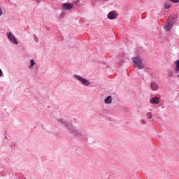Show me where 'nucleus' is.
<instances>
[{
    "mask_svg": "<svg viewBox=\"0 0 179 179\" xmlns=\"http://www.w3.org/2000/svg\"><path fill=\"white\" fill-rule=\"evenodd\" d=\"M131 61L135 68H138V69H143L145 64H143V62L142 61V59L139 56L134 57L131 59Z\"/></svg>",
    "mask_w": 179,
    "mask_h": 179,
    "instance_id": "nucleus-1",
    "label": "nucleus"
},
{
    "mask_svg": "<svg viewBox=\"0 0 179 179\" xmlns=\"http://www.w3.org/2000/svg\"><path fill=\"white\" fill-rule=\"evenodd\" d=\"M73 78H75V79H76V80H79V82H81V83L83 85H84V86H89L90 85V81H89L86 78H83V77H81L80 76L78 75H74Z\"/></svg>",
    "mask_w": 179,
    "mask_h": 179,
    "instance_id": "nucleus-2",
    "label": "nucleus"
},
{
    "mask_svg": "<svg viewBox=\"0 0 179 179\" xmlns=\"http://www.w3.org/2000/svg\"><path fill=\"white\" fill-rule=\"evenodd\" d=\"M8 40L11 41V43H13V44H15L16 45H17L18 43H17V40L16 39V38H15L13 36V35L12 34V33H9L8 34Z\"/></svg>",
    "mask_w": 179,
    "mask_h": 179,
    "instance_id": "nucleus-3",
    "label": "nucleus"
},
{
    "mask_svg": "<svg viewBox=\"0 0 179 179\" xmlns=\"http://www.w3.org/2000/svg\"><path fill=\"white\" fill-rule=\"evenodd\" d=\"M62 8L64 10H71L73 8V3H63Z\"/></svg>",
    "mask_w": 179,
    "mask_h": 179,
    "instance_id": "nucleus-4",
    "label": "nucleus"
},
{
    "mask_svg": "<svg viewBox=\"0 0 179 179\" xmlns=\"http://www.w3.org/2000/svg\"><path fill=\"white\" fill-rule=\"evenodd\" d=\"M150 87L154 92L159 90V85L156 82H151Z\"/></svg>",
    "mask_w": 179,
    "mask_h": 179,
    "instance_id": "nucleus-5",
    "label": "nucleus"
},
{
    "mask_svg": "<svg viewBox=\"0 0 179 179\" xmlns=\"http://www.w3.org/2000/svg\"><path fill=\"white\" fill-rule=\"evenodd\" d=\"M173 24H174V22H173V21L168 22L166 25L165 26L166 31H169V30H171V28L173 27Z\"/></svg>",
    "mask_w": 179,
    "mask_h": 179,
    "instance_id": "nucleus-6",
    "label": "nucleus"
},
{
    "mask_svg": "<svg viewBox=\"0 0 179 179\" xmlns=\"http://www.w3.org/2000/svg\"><path fill=\"white\" fill-rule=\"evenodd\" d=\"M108 17L110 20H113L115 19V17H117V14L114 11L110 12L108 15Z\"/></svg>",
    "mask_w": 179,
    "mask_h": 179,
    "instance_id": "nucleus-7",
    "label": "nucleus"
},
{
    "mask_svg": "<svg viewBox=\"0 0 179 179\" xmlns=\"http://www.w3.org/2000/svg\"><path fill=\"white\" fill-rule=\"evenodd\" d=\"M159 101H160V100L157 97H152L150 99L151 104H159Z\"/></svg>",
    "mask_w": 179,
    "mask_h": 179,
    "instance_id": "nucleus-8",
    "label": "nucleus"
},
{
    "mask_svg": "<svg viewBox=\"0 0 179 179\" xmlns=\"http://www.w3.org/2000/svg\"><path fill=\"white\" fill-rule=\"evenodd\" d=\"M104 102L106 104H111V103H113V97L111 96H107Z\"/></svg>",
    "mask_w": 179,
    "mask_h": 179,
    "instance_id": "nucleus-9",
    "label": "nucleus"
},
{
    "mask_svg": "<svg viewBox=\"0 0 179 179\" xmlns=\"http://www.w3.org/2000/svg\"><path fill=\"white\" fill-rule=\"evenodd\" d=\"M176 67H175V72L178 73L179 72V60L175 62Z\"/></svg>",
    "mask_w": 179,
    "mask_h": 179,
    "instance_id": "nucleus-10",
    "label": "nucleus"
},
{
    "mask_svg": "<svg viewBox=\"0 0 179 179\" xmlns=\"http://www.w3.org/2000/svg\"><path fill=\"white\" fill-rule=\"evenodd\" d=\"M164 8H165V9H170V8H171V3L166 1L164 4Z\"/></svg>",
    "mask_w": 179,
    "mask_h": 179,
    "instance_id": "nucleus-11",
    "label": "nucleus"
},
{
    "mask_svg": "<svg viewBox=\"0 0 179 179\" xmlns=\"http://www.w3.org/2000/svg\"><path fill=\"white\" fill-rule=\"evenodd\" d=\"M30 64H31V66H29V69H31L33 68L34 65H36V63L34 62V59H31Z\"/></svg>",
    "mask_w": 179,
    "mask_h": 179,
    "instance_id": "nucleus-12",
    "label": "nucleus"
},
{
    "mask_svg": "<svg viewBox=\"0 0 179 179\" xmlns=\"http://www.w3.org/2000/svg\"><path fill=\"white\" fill-rule=\"evenodd\" d=\"M168 76H169L170 78H171V76H173V71H171V70L168 71Z\"/></svg>",
    "mask_w": 179,
    "mask_h": 179,
    "instance_id": "nucleus-13",
    "label": "nucleus"
},
{
    "mask_svg": "<svg viewBox=\"0 0 179 179\" xmlns=\"http://www.w3.org/2000/svg\"><path fill=\"white\" fill-rule=\"evenodd\" d=\"M147 116H148V118H149V120H152V113L148 112V113H147Z\"/></svg>",
    "mask_w": 179,
    "mask_h": 179,
    "instance_id": "nucleus-14",
    "label": "nucleus"
},
{
    "mask_svg": "<svg viewBox=\"0 0 179 179\" xmlns=\"http://www.w3.org/2000/svg\"><path fill=\"white\" fill-rule=\"evenodd\" d=\"M171 2H173V3H178L179 0H171Z\"/></svg>",
    "mask_w": 179,
    "mask_h": 179,
    "instance_id": "nucleus-15",
    "label": "nucleus"
},
{
    "mask_svg": "<svg viewBox=\"0 0 179 179\" xmlns=\"http://www.w3.org/2000/svg\"><path fill=\"white\" fill-rule=\"evenodd\" d=\"M0 16H2V9L0 8Z\"/></svg>",
    "mask_w": 179,
    "mask_h": 179,
    "instance_id": "nucleus-16",
    "label": "nucleus"
},
{
    "mask_svg": "<svg viewBox=\"0 0 179 179\" xmlns=\"http://www.w3.org/2000/svg\"><path fill=\"white\" fill-rule=\"evenodd\" d=\"M2 75H3L2 70H1L0 69V77L2 76Z\"/></svg>",
    "mask_w": 179,
    "mask_h": 179,
    "instance_id": "nucleus-17",
    "label": "nucleus"
},
{
    "mask_svg": "<svg viewBox=\"0 0 179 179\" xmlns=\"http://www.w3.org/2000/svg\"><path fill=\"white\" fill-rule=\"evenodd\" d=\"M145 122V121L142 120V124H143Z\"/></svg>",
    "mask_w": 179,
    "mask_h": 179,
    "instance_id": "nucleus-18",
    "label": "nucleus"
},
{
    "mask_svg": "<svg viewBox=\"0 0 179 179\" xmlns=\"http://www.w3.org/2000/svg\"><path fill=\"white\" fill-rule=\"evenodd\" d=\"M171 2V0H169Z\"/></svg>",
    "mask_w": 179,
    "mask_h": 179,
    "instance_id": "nucleus-19",
    "label": "nucleus"
}]
</instances>
